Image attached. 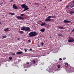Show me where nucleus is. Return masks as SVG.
<instances>
[{
  "mask_svg": "<svg viewBox=\"0 0 74 74\" xmlns=\"http://www.w3.org/2000/svg\"><path fill=\"white\" fill-rule=\"evenodd\" d=\"M29 37H35L37 36V33L35 32H30L29 34Z\"/></svg>",
  "mask_w": 74,
  "mask_h": 74,
  "instance_id": "obj_1",
  "label": "nucleus"
},
{
  "mask_svg": "<svg viewBox=\"0 0 74 74\" xmlns=\"http://www.w3.org/2000/svg\"><path fill=\"white\" fill-rule=\"evenodd\" d=\"M74 71V68L73 67H70L69 69L67 70V71L69 73L72 72Z\"/></svg>",
  "mask_w": 74,
  "mask_h": 74,
  "instance_id": "obj_2",
  "label": "nucleus"
},
{
  "mask_svg": "<svg viewBox=\"0 0 74 74\" xmlns=\"http://www.w3.org/2000/svg\"><path fill=\"white\" fill-rule=\"evenodd\" d=\"M69 38H70L68 40L69 42H72L74 41V39L72 37L70 36Z\"/></svg>",
  "mask_w": 74,
  "mask_h": 74,
  "instance_id": "obj_3",
  "label": "nucleus"
},
{
  "mask_svg": "<svg viewBox=\"0 0 74 74\" xmlns=\"http://www.w3.org/2000/svg\"><path fill=\"white\" fill-rule=\"evenodd\" d=\"M21 6L22 8H28V6H27L26 5L23 4L21 5Z\"/></svg>",
  "mask_w": 74,
  "mask_h": 74,
  "instance_id": "obj_4",
  "label": "nucleus"
},
{
  "mask_svg": "<svg viewBox=\"0 0 74 74\" xmlns=\"http://www.w3.org/2000/svg\"><path fill=\"white\" fill-rule=\"evenodd\" d=\"M25 31L26 32H28L29 31H30V29L29 27H25Z\"/></svg>",
  "mask_w": 74,
  "mask_h": 74,
  "instance_id": "obj_5",
  "label": "nucleus"
},
{
  "mask_svg": "<svg viewBox=\"0 0 74 74\" xmlns=\"http://www.w3.org/2000/svg\"><path fill=\"white\" fill-rule=\"evenodd\" d=\"M17 18L19 19L20 20H24V19L23 17H21V16H18L17 17Z\"/></svg>",
  "mask_w": 74,
  "mask_h": 74,
  "instance_id": "obj_6",
  "label": "nucleus"
},
{
  "mask_svg": "<svg viewBox=\"0 0 74 74\" xmlns=\"http://www.w3.org/2000/svg\"><path fill=\"white\" fill-rule=\"evenodd\" d=\"M71 21H67L66 20H65L64 21V23H71Z\"/></svg>",
  "mask_w": 74,
  "mask_h": 74,
  "instance_id": "obj_7",
  "label": "nucleus"
},
{
  "mask_svg": "<svg viewBox=\"0 0 74 74\" xmlns=\"http://www.w3.org/2000/svg\"><path fill=\"white\" fill-rule=\"evenodd\" d=\"M13 7L14 9H17L18 8V7L15 5V4L13 5Z\"/></svg>",
  "mask_w": 74,
  "mask_h": 74,
  "instance_id": "obj_8",
  "label": "nucleus"
},
{
  "mask_svg": "<svg viewBox=\"0 0 74 74\" xmlns=\"http://www.w3.org/2000/svg\"><path fill=\"white\" fill-rule=\"evenodd\" d=\"M51 19L50 18H48L47 19H46L45 20V22H49V21H51Z\"/></svg>",
  "mask_w": 74,
  "mask_h": 74,
  "instance_id": "obj_9",
  "label": "nucleus"
},
{
  "mask_svg": "<svg viewBox=\"0 0 74 74\" xmlns=\"http://www.w3.org/2000/svg\"><path fill=\"white\" fill-rule=\"evenodd\" d=\"M46 23L44 22L43 23H41L40 25H41V26H45V25H46Z\"/></svg>",
  "mask_w": 74,
  "mask_h": 74,
  "instance_id": "obj_10",
  "label": "nucleus"
},
{
  "mask_svg": "<svg viewBox=\"0 0 74 74\" xmlns=\"http://www.w3.org/2000/svg\"><path fill=\"white\" fill-rule=\"evenodd\" d=\"M57 34L58 35V36H60L61 37H63V35L62 34H60V33H57Z\"/></svg>",
  "mask_w": 74,
  "mask_h": 74,
  "instance_id": "obj_11",
  "label": "nucleus"
},
{
  "mask_svg": "<svg viewBox=\"0 0 74 74\" xmlns=\"http://www.w3.org/2000/svg\"><path fill=\"white\" fill-rule=\"evenodd\" d=\"M25 27H26L23 26L22 27V28L21 29V30H23V31L25 30Z\"/></svg>",
  "mask_w": 74,
  "mask_h": 74,
  "instance_id": "obj_12",
  "label": "nucleus"
},
{
  "mask_svg": "<svg viewBox=\"0 0 74 74\" xmlns=\"http://www.w3.org/2000/svg\"><path fill=\"white\" fill-rule=\"evenodd\" d=\"M22 53H23V52L22 51L18 52L16 53V54H18V55L21 54Z\"/></svg>",
  "mask_w": 74,
  "mask_h": 74,
  "instance_id": "obj_13",
  "label": "nucleus"
},
{
  "mask_svg": "<svg viewBox=\"0 0 74 74\" xmlns=\"http://www.w3.org/2000/svg\"><path fill=\"white\" fill-rule=\"evenodd\" d=\"M19 33L20 34H23L24 32L23 31H20L19 32Z\"/></svg>",
  "mask_w": 74,
  "mask_h": 74,
  "instance_id": "obj_14",
  "label": "nucleus"
},
{
  "mask_svg": "<svg viewBox=\"0 0 74 74\" xmlns=\"http://www.w3.org/2000/svg\"><path fill=\"white\" fill-rule=\"evenodd\" d=\"M24 9H25L23 10V12H24L25 11L28 10V9H29V8H25Z\"/></svg>",
  "mask_w": 74,
  "mask_h": 74,
  "instance_id": "obj_15",
  "label": "nucleus"
},
{
  "mask_svg": "<svg viewBox=\"0 0 74 74\" xmlns=\"http://www.w3.org/2000/svg\"><path fill=\"white\" fill-rule=\"evenodd\" d=\"M45 30V29H42L40 30V32H44Z\"/></svg>",
  "mask_w": 74,
  "mask_h": 74,
  "instance_id": "obj_16",
  "label": "nucleus"
},
{
  "mask_svg": "<svg viewBox=\"0 0 74 74\" xmlns=\"http://www.w3.org/2000/svg\"><path fill=\"white\" fill-rule=\"evenodd\" d=\"M58 28H59L60 29H65L64 28L61 27H59Z\"/></svg>",
  "mask_w": 74,
  "mask_h": 74,
  "instance_id": "obj_17",
  "label": "nucleus"
},
{
  "mask_svg": "<svg viewBox=\"0 0 74 74\" xmlns=\"http://www.w3.org/2000/svg\"><path fill=\"white\" fill-rule=\"evenodd\" d=\"M8 29H9V28H6V29H4V31H8Z\"/></svg>",
  "mask_w": 74,
  "mask_h": 74,
  "instance_id": "obj_18",
  "label": "nucleus"
},
{
  "mask_svg": "<svg viewBox=\"0 0 74 74\" xmlns=\"http://www.w3.org/2000/svg\"><path fill=\"white\" fill-rule=\"evenodd\" d=\"M73 13H74V11H71L69 12V14H73Z\"/></svg>",
  "mask_w": 74,
  "mask_h": 74,
  "instance_id": "obj_19",
  "label": "nucleus"
},
{
  "mask_svg": "<svg viewBox=\"0 0 74 74\" xmlns=\"http://www.w3.org/2000/svg\"><path fill=\"white\" fill-rule=\"evenodd\" d=\"M32 62L34 63V64H35L36 63V62L35 60H33Z\"/></svg>",
  "mask_w": 74,
  "mask_h": 74,
  "instance_id": "obj_20",
  "label": "nucleus"
},
{
  "mask_svg": "<svg viewBox=\"0 0 74 74\" xmlns=\"http://www.w3.org/2000/svg\"><path fill=\"white\" fill-rule=\"evenodd\" d=\"M3 38H6L7 37V36L6 35L5 36H3L2 37Z\"/></svg>",
  "mask_w": 74,
  "mask_h": 74,
  "instance_id": "obj_21",
  "label": "nucleus"
},
{
  "mask_svg": "<svg viewBox=\"0 0 74 74\" xmlns=\"http://www.w3.org/2000/svg\"><path fill=\"white\" fill-rule=\"evenodd\" d=\"M74 6V4H71V5H70V7H73Z\"/></svg>",
  "mask_w": 74,
  "mask_h": 74,
  "instance_id": "obj_22",
  "label": "nucleus"
},
{
  "mask_svg": "<svg viewBox=\"0 0 74 74\" xmlns=\"http://www.w3.org/2000/svg\"><path fill=\"white\" fill-rule=\"evenodd\" d=\"M9 14H11L12 15H14L15 14H14V13H9Z\"/></svg>",
  "mask_w": 74,
  "mask_h": 74,
  "instance_id": "obj_23",
  "label": "nucleus"
},
{
  "mask_svg": "<svg viewBox=\"0 0 74 74\" xmlns=\"http://www.w3.org/2000/svg\"><path fill=\"white\" fill-rule=\"evenodd\" d=\"M9 59L10 60H12V57H9Z\"/></svg>",
  "mask_w": 74,
  "mask_h": 74,
  "instance_id": "obj_24",
  "label": "nucleus"
},
{
  "mask_svg": "<svg viewBox=\"0 0 74 74\" xmlns=\"http://www.w3.org/2000/svg\"><path fill=\"white\" fill-rule=\"evenodd\" d=\"M57 67H58V68H60V65H58Z\"/></svg>",
  "mask_w": 74,
  "mask_h": 74,
  "instance_id": "obj_25",
  "label": "nucleus"
},
{
  "mask_svg": "<svg viewBox=\"0 0 74 74\" xmlns=\"http://www.w3.org/2000/svg\"><path fill=\"white\" fill-rule=\"evenodd\" d=\"M51 17H52V16H48L47 17V18H51Z\"/></svg>",
  "mask_w": 74,
  "mask_h": 74,
  "instance_id": "obj_26",
  "label": "nucleus"
},
{
  "mask_svg": "<svg viewBox=\"0 0 74 74\" xmlns=\"http://www.w3.org/2000/svg\"><path fill=\"white\" fill-rule=\"evenodd\" d=\"M68 64L66 62V63H65V65H66V66H68Z\"/></svg>",
  "mask_w": 74,
  "mask_h": 74,
  "instance_id": "obj_27",
  "label": "nucleus"
},
{
  "mask_svg": "<svg viewBox=\"0 0 74 74\" xmlns=\"http://www.w3.org/2000/svg\"><path fill=\"white\" fill-rule=\"evenodd\" d=\"M72 33H74V29H73V30L72 31Z\"/></svg>",
  "mask_w": 74,
  "mask_h": 74,
  "instance_id": "obj_28",
  "label": "nucleus"
},
{
  "mask_svg": "<svg viewBox=\"0 0 74 74\" xmlns=\"http://www.w3.org/2000/svg\"><path fill=\"white\" fill-rule=\"evenodd\" d=\"M62 59L61 58L59 59V60L60 61H62Z\"/></svg>",
  "mask_w": 74,
  "mask_h": 74,
  "instance_id": "obj_29",
  "label": "nucleus"
},
{
  "mask_svg": "<svg viewBox=\"0 0 74 74\" xmlns=\"http://www.w3.org/2000/svg\"><path fill=\"white\" fill-rule=\"evenodd\" d=\"M27 63L28 65H29V63L28 62H27Z\"/></svg>",
  "mask_w": 74,
  "mask_h": 74,
  "instance_id": "obj_30",
  "label": "nucleus"
},
{
  "mask_svg": "<svg viewBox=\"0 0 74 74\" xmlns=\"http://www.w3.org/2000/svg\"><path fill=\"white\" fill-rule=\"evenodd\" d=\"M41 45H42V46H43V45H44V43L43 42H42V43H41Z\"/></svg>",
  "mask_w": 74,
  "mask_h": 74,
  "instance_id": "obj_31",
  "label": "nucleus"
},
{
  "mask_svg": "<svg viewBox=\"0 0 74 74\" xmlns=\"http://www.w3.org/2000/svg\"><path fill=\"white\" fill-rule=\"evenodd\" d=\"M66 58H63V60H65V59H66Z\"/></svg>",
  "mask_w": 74,
  "mask_h": 74,
  "instance_id": "obj_32",
  "label": "nucleus"
},
{
  "mask_svg": "<svg viewBox=\"0 0 74 74\" xmlns=\"http://www.w3.org/2000/svg\"><path fill=\"white\" fill-rule=\"evenodd\" d=\"M28 41L29 42H31V40H30V39H29V40H28Z\"/></svg>",
  "mask_w": 74,
  "mask_h": 74,
  "instance_id": "obj_33",
  "label": "nucleus"
},
{
  "mask_svg": "<svg viewBox=\"0 0 74 74\" xmlns=\"http://www.w3.org/2000/svg\"><path fill=\"white\" fill-rule=\"evenodd\" d=\"M24 50H25V52H27V49H25Z\"/></svg>",
  "mask_w": 74,
  "mask_h": 74,
  "instance_id": "obj_34",
  "label": "nucleus"
},
{
  "mask_svg": "<svg viewBox=\"0 0 74 74\" xmlns=\"http://www.w3.org/2000/svg\"><path fill=\"white\" fill-rule=\"evenodd\" d=\"M24 14H21V16H24Z\"/></svg>",
  "mask_w": 74,
  "mask_h": 74,
  "instance_id": "obj_35",
  "label": "nucleus"
},
{
  "mask_svg": "<svg viewBox=\"0 0 74 74\" xmlns=\"http://www.w3.org/2000/svg\"><path fill=\"white\" fill-rule=\"evenodd\" d=\"M30 51H32V49H31V48L30 49Z\"/></svg>",
  "mask_w": 74,
  "mask_h": 74,
  "instance_id": "obj_36",
  "label": "nucleus"
},
{
  "mask_svg": "<svg viewBox=\"0 0 74 74\" xmlns=\"http://www.w3.org/2000/svg\"><path fill=\"white\" fill-rule=\"evenodd\" d=\"M52 17H53V18H55L56 17V16H52Z\"/></svg>",
  "mask_w": 74,
  "mask_h": 74,
  "instance_id": "obj_37",
  "label": "nucleus"
},
{
  "mask_svg": "<svg viewBox=\"0 0 74 74\" xmlns=\"http://www.w3.org/2000/svg\"><path fill=\"white\" fill-rule=\"evenodd\" d=\"M17 40H20V38H17Z\"/></svg>",
  "mask_w": 74,
  "mask_h": 74,
  "instance_id": "obj_38",
  "label": "nucleus"
},
{
  "mask_svg": "<svg viewBox=\"0 0 74 74\" xmlns=\"http://www.w3.org/2000/svg\"><path fill=\"white\" fill-rule=\"evenodd\" d=\"M12 55H15V53H12Z\"/></svg>",
  "mask_w": 74,
  "mask_h": 74,
  "instance_id": "obj_39",
  "label": "nucleus"
},
{
  "mask_svg": "<svg viewBox=\"0 0 74 74\" xmlns=\"http://www.w3.org/2000/svg\"><path fill=\"white\" fill-rule=\"evenodd\" d=\"M13 1V0H12L11 1H10V2H12Z\"/></svg>",
  "mask_w": 74,
  "mask_h": 74,
  "instance_id": "obj_40",
  "label": "nucleus"
},
{
  "mask_svg": "<svg viewBox=\"0 0 74 74\" xmlns=\"http://www.w3.org/2000/svg\"><path fill=\"white\" fill-rule=\"evenodd\" d=\"M44 8H46V7H45Z\"/></svg>",
  "mask_w": 74,
  "mask_h": 74,
  "instance_id": "obj_41",
  "label": "nucleus"
},
{
  "mask_svg": "<svg viewBox=\"0 0 74 74\" xmlns=\"http://www.w3.org/2000/svg\"><path fill=\"white\" fill-rule=\"evenodd\" d=\"M1 21H0V25H1Z\"/></svg>",
  "mask_w": 74,
  "mask_h": 74,
  "instance_id": "obj_42",
  "label": "nucleus"
},
{
  "mask_svg": "<svg viewBox=\"0 0 74 74\" xmlns=\"http://www.w3.org/2000/svg\"><path fill=\"white\" fill-rule=\"evenodd\" d=\"M36 4L38 5L39 4L38 3H37Z\"/></svg>",
  "mask_w": 74,
  "mask_h": 74,
  "instance_id": "obj_43",
  "label": "nucleus"
},
{
  "mask_svg": "<svg viewBox=\"0 0 74 74\" xmlns=\"http://www.w3.org/2000/svg\"><path fill=\"white\" fill-rule=\"evenodd\" d=\"M62 1V0H60V1Z\"/></svg>",
  "mask_w": 74,
  "mask_h": 74,
  "instance_id": "obj_44",
  "label": "nucleus"
},
{
  "mask_svg": "<svg viewBox=\"0 0 74 74\" xmlns=\"http://www.w3.org/2000/svg\"><path fill=\"white\" fill-rule=\"evenodd\" d=\"M73 3H74V1H73Z\"/></svg>",
  "mask_w": 74,
  "mask_h": 74,
  "instance_id": "obj_45",
  "label": "nucleus"
},
{
  "mask_svg": "<svg viewBox=\"0 0 74 74\" xmlns=\"http://www.w3.org/2000/svg\"><path fill=\"white\" fill-rule=\"evenodd\" d=\"M27 66V67L29 66Z\"/></svg>",
  "mask_w": 74,
  "mask_h": 74,
  "instance_id": "obj_46",
  "label": "nucleus"
},
{
  "mask_svg": "<svg viewBox=\"0 0 74 74\" xmlns=\"http://www.w3.org/2000/svg\"><path fill=\"white\" fill-rule=\"evenodd\" d=\"M31 4V3H30V4Z\"/></svg>",
  "mask_w": 74,
  "mask_h": 74,
  "instance_id": "obj_47",
  "label": "nucleus"
}]
</instances>
